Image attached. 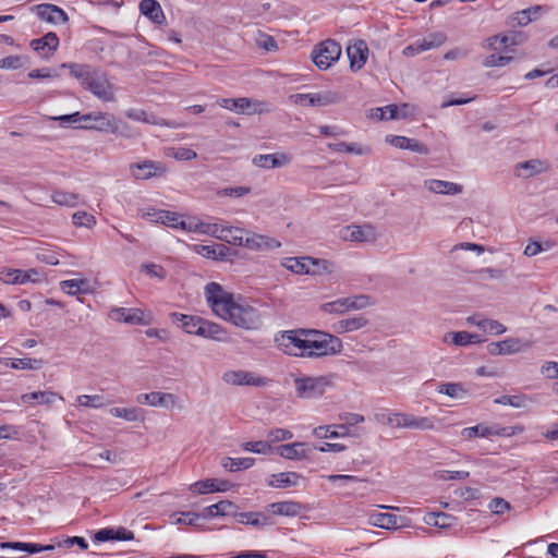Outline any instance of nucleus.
I'll return each instance as SVG.
<instances>
[{"instance_id": "obj_1", "label": "nucleus", "mask_w": 558, "mask_h": 558, "mask_svg": "<svg viewBox=\"0 0 558 558\" xmlns=\"http://www.w3.org/2000/svg\"><path fill=\"white\" fill-rule=\"evenodd\" d=\"M206 301L213 312L225 320L244 329H257L262 325L257 308L248 304H239L233 295L226 292L217 282H209L205 287Z\"/></svg>"}, {"instance_id": "obj_2", "label": "nucleus", "mask_w": 558, "mask_h": 558, "mask_svg": "<svg viewBox=\"0 0 558 558\" xmlns=\"http://www.w3.org/2000/svg\"><path fill=\"white\" fill-rule=\"evenodd\" d=\"M61 68L70 70L72 76L80 81L81 85L104 101H112L114 94L107 75L99 69L89 64L63 63Z\"/></svg>"}, {"instance_id": "obj_3", "label": "nucleus", "mask_w": 558, "mask_h": 558, "mask_svg": "<svg viewBox=\"0 0 558 558\" xmlns=\"http://www.w3.org/2000/svg\"><path fill=\"white\" fill-rule=\"evenodd\" d=\"M300 332L305 336V348L301 356L323 357L338 354L342 350V341L337 336L316 329L301 328Z\"/></svg>"}, {"instance_id": "obj_4", "label": "nucleus", "mask_w": 558, "mask_h": 558, "mask_svg": "<svg viewBox=\"0 0 558 558\" xmlns=\"http://www.w3.org/2000/svg\"><path fill=\"white\" fill-rule=\"evenodd\" d=\"M332 386V376H300L294 378L295 393L301 399L322 397Z\"/></svg>"}, {"instance_id": "obj_5", "label": "nucleus", "mask_w": 558, "mask_h": 558, "mask_svg": "<svg viewBox=\"0 0 558 558\" xmlns=\"http://www.w3.org/2000/svg\"><path fill=\"white\" fill-rule=\"evenodd\" d=\"M341 56V46L333 39L316 45L311 53L315 65L320 70L329 69Z\"/></svg>"}, {"instance_id": "obj_6", "label": "nucleus", "mask_w": 558, "mask_h": 558, "mask_svg": "<svg viewBox=\"0 0 558 558\" xmlns=\"http://www.w3.org/2000/svg\"><path fill=\"white\" fill-rule=\"evenodd\" d=\"M369 305L367 295L342 298L320 305V310L328 314H344L351 310H362Z\"/></svg>"}, {"instance_id": "obj_7", "label": "nucleus", "mask_w": 558, "mask_h": 558, "mask_svg": "<svg viewBox=\"0 0 558 558\" xmlns=\"http://www.w3.org/2000/svg\"><path fill=\"white\" fill-rule=\"evenodd\" d=\"M96 131L112 133L123 137H134L137 135L135 130L123 121L116 120L112 116H98Z\"/></svg>"}, {"instance_id": "obj_8", "label": "nucleus", "mask_w": 558, "mask_h": 558, "mask_svg": "<svg viewBox=\"0 0 558 558\" xmlns=\"http://www.w3.org/2000/svg\"><path fill=\"white\" fill-rule=\"evenodd\" d=\"M295 104L310 106H329L339 102L340 97L333 92L316 94H295L291 96Z\"/></svg>"}, {"instance_id": "obj_9", "label": "nucleus", "mask_w": 558, "mask_h": 558, "mask_svg": "<svg viewBox=\"0 0 558 558\" xmlns=\"http://www.w3.org/2000/svg\"><path fill=\"white\" fill-rule=\"evenodd\" d=\"M222 379L225 383L233 386H255L260 387L266 384V378L255 376L247 371H228L223 374Z\"/></svg>"}, {"instance_id": "obj_10", "label": "nucleus", "mask_w": 558, "mask_h": 558, "mask_svg": "<svg viewBox=\"0 0 558 558\" xmlns=\"http://www.w3.org/2000/svg\"><path fill=\"white\" fill-rule=\"evenodd\" d=\"M37 16L51 24H65L69 16L63 9L56 4L41 3L34 7Z\"/></svg>"}, {"instance_id": "obj_11", "label": "nucleus", "mask_w": 558, "mask_h": 558, "mask_svg": "<svg viewBox=\"0 0 558 558\" xmlns=\"http://www.w3.org/2000/svg\"><path fill=\"white\" fill-rule=\"evenodd\" d=\"M368 51L367 44L362 39L356 40L354 44L347 47L350 69L353 72L361 70L365 65L368 58Z\"/></svg>"}, {"instance_id": "obj_12", "label": "nucleus", "mask_w": 558, "mask_h": 558, "mask_svg": "<svg viewBox=\"0 0 558 558\" xmlns=\"http://www.w3.org/2000/svg\"><path fill=\"white\" fill-rule=\"evenodd\" d=\"M132 173L137 180H148L153 177H160L166 172V168L161 162L153 160H144L131 166Z\"/></svg>"}, {"instance_id": "obj_13", "label": "nucleus", "mask_w": 558, "mask_h": 558, "mask_svg": "<svg viewBox=\"0 0 558 558\" xmlns=\"http://www.w3.org/2000/svg\"><path fill=\"white\" fill-rule=\"evenodd\" d=\"M31 47L43 58H50L59 47V37L56 33L49 32L40 38L33 39Z\"/></svg>"}, {"instance_id": "obj_14", "label": "nucleus", "mask_w": 558, "mask_h": 558, "mask_svg": "<svg viewBox=\"0 0 558 558\" xmlns=\"http://www.w3.org/2000/svg\"><path fill=\"white\" fill-rule=\"evenodd\" d=\"M110 318L130 325H147L144 312L138 308L116 307L110 311Z\"/></svg>"}, {"instance_id": "obj_15", "label": "nucleus", "mask_w": 558, "mask_h": 558, "mask_svg": "<svg viewBox=\"0 0 558 558\" xmlns=\"http://www.w3.org/2000/svg\"><path fill=\"white\" fill-rule=\"evenodd\" d=\"M548 170V166L541 159H530L515 165L514 175L521 179H530Z\"/></svg>"}, {"instance_id": "obj_16", "label": "nucleus", "mask_w": 558, "mask_h": 558, "mask_svg": "<svg viewBox=\"0 0 558 558\" xmlns=\"http://www.w3.org/2000/svg\"><path fill=\"white\" fill-rule=\"evenodd\" d=\"M291 158L284 153L256 155L253 158V163L263 169H274L287 166L290 163Z\"/></svg>"}, {"instance_id": "obj_17", "label": "nucleus", "mask_w": 558, "mask_h": 558, "mask_svg": "<svg viewBox=\"0 0 558 558\" xmlns=\"http://www.w3.org/2000/svg\"><path fill=\"white\" fill-rule=\"evenodd\" d=\"M523 343L520 339L509 338L498 342H490L487 352L492 355H507L522 351Z\"/></svg>"}, {"instance_id": "obj_18", "label": "nucleus", "mask_w": 558, "mask_h": 558, "mask_svg": "<svg viewBox=\"0 0 558 558\" xmlns=\"http://www.w3.org/2000/svg\"><path fill=\"white\" fill-rule=\"evenodd\" d=\"M241 246L247 247L250 250L262 251V250L277 248L280 246V243L278 241H276L275 239H270L265 235L252 233V234H247V236H244V234H242V245Z\"/></svg>"}, {"instance_id": "obj_19", "label": "nucleus", "mask_w": 558, "mask_h": 558, "mask_svg": "<svg viewBox=\"0 0 558 558\" xmlns=\"http://www.w3.org/2000/svg\"><path fill=\"white\" fill-rule=\"evenodd\" d=\"M340 236L345 241L366 242L374 239V229L371 226H348L341 230Z\"/></svg>"}, {"instance_id": "obj_20", "label": "nucleus", "mask_w": 558, "mask_h": 558, "mask_svg": "<svg viewBox=\"0 0 558 558\" xmlns=\"http://www.w3.org/2000/svg\"><path fill=\"white\" fill-rule=\"evenodd\" d=\"M142 15L149 19L153 23L162 25L166 23V16L157 0H142L138 5Z\"/></svg>"}, {"instance_id": "obj_21", "label": "nucleus", "mask_w": 558, "mask_h": 558, "mask_svg": "<svg viewBox=\"0 0 558 558\" xmlns=\"http://www.w3.org/2000/svg\"><path fill=\"white\" fill-rule=\"evenodd\" d=\"M387 141L392 146L400 148V149H409L411 151L422 154V155H427L429 153L428 147L424 143H422L415 138L392 135V136H390V138H387Z\"/></svg>"}, {"instance_id": "obj_22", "label": "nucleus", "mask_w": 558, "mask_h": 558, "mask_svg": "<svg viewBox=\"0 0 558 558\" xmlns=\"http://www.w3.org/2000/svg\"><path fill=\"white\" fill-rule=\"evenodd\" d=\"M136 401L141 404L168 408L170 405H173L174 396L172 393L153 391L149 393L138 395Z\"/></svg>"}, {"instance_id": "obj_23", "label": "nucleus", "mask_w": 558, "mask_h": 558, "mask_svg": "<svg viewBox=\"0 0 558 558\" xmlns=\"http://www.w3.org/2000/svg\"><path fill=\"white\" fill-rule=\"evenodd\" d=\"M170 318L173 324H177L185 332L198 336V327L201 326L202 317L174 312L170 314Z\"/></svg>"}, {"instance_id": "obj_24", "label": "nucleus", "mask_w": 558, "mask_h": 558, "mask_svg": "<svg viewBox=\"0 0 558 558\" xmlns=\"http://www.w3.org/2000/svg\"><path fill=\"white\" fill-rule=\"evenodd\" d=\"M1 549H13L26 551L28 554H37L43 551H50L54 549V545H41L37 543H22V542H2L0 543Z\"/></svg>"}, {"instance_id": "obj_25", "label": "nucleus", "mask_w": 558, "mask_h": 558, "mask_svg": "<svg viewBox=\"0 0 558 558\" xmlns=\"http://www.w3.org/2000/svg\"><path fill=\"white\" fill-rule=\"evenodd\" d=\"M425 186L433 193L449 195L460 194L463 190L460 184L435 179L425 181Z\"/></svg>"}, {"instance_id": "obj_26", "label": "nucleus", "mask_w": 558, "mask_h": 558, "mask_svg": "<svg viewBox=\"0 0 558 558\" xmlns=\"http://www.w3.org/2000/svg\"><path fill=\"white\" fill-rule=\"evenodd\" d=\"M320 263L326 264V260H319L313 257H293L288 259L286 267L295 274H311L315 272V270L311 271L310 264L315 266L319 265Z\"/></svg>"}, {"instance_id": "obj_27", "label": "nucleus", "mask_w": 558, "mask_h": 558, "mask_svg": "<svg viewBox=\"0 0 558 558\" xmlns=\"http://www.w3.org/2000/svg\"><path fill=\"white\" fill-rule=\"evenodd\" d=\"M198 336L216 341H222L226 338V331L220 325L202 318L201 326L198 327Z\"/></svg>"}, {"instance_id": "obj_28", "label": "nucleus", "mask_w": 558, "mask_h": 558, "mask_svg": "<svg viewBox=\"0 0 558 558\" xmlns=\"http://www.w3.org/2000/svg\"><path fill=\"white\" fill-rule=\"evenodd\" d=\"M368 319L364 315H357L337 322L333 326L337 333L351 332L365 327Z\"/></svg>"}, {"instance_id": "obj_29", "label": "nucleus", "mask_w": 558, "mask_h": 558, "mask_svg": "<svg viewBox=\"0 0 558 558\" xmlns=\"http://www.w3.org/2000/svg\"><path fill=\"white\" fill-rule=\"evenodd\" d=\"M269 508L272 514L287 517L299 515L303 510V506L293 500L272 502L269 505Z\"/></svg>"}, {"instance_id": "obj_30", "label": "nucleus", "mask_w": 558, "mask_h": 558, "mask_svg": "<svg viewBox=\"0 0 558 558\" xmlns=\"http://www.w3.org/2000/svg\"><path fill=\"white\" fill-rule=\"evenodd\" d=\"M369 519L373 525L378 526L380 529L397 530L402 525L400 523L402 521V518L392 513L379 512L372 514Z\"/></svg>"}, {"instance_id": "obj_31", "label": "nucleus", "mask_w": 558, "mask_h": 558, "mask_svg": "<svg viewBox=\"0 0 558 558\" xmlns=\"http://www.w3.org/2000/svg\"><path fill=\"white\" fill-rule=\"evenodd\" d=\"M242 234H244V230L241 228L218 226L217 233H215L213 236L229 244L240 246L242 245Z\"/></svg>"}, {"instance_id": "obj_32", "label": "nucleus", "mask_w": 558, "mask_h": 558, "mask_svg": "<svg viewBox=\"0 0 558 558\" xmlns=\"http://www.w3.org/2000/svg\"><path fill=\"white\" fill-rule=\"evenodd\" d=\"M301 475L296 472H281L272 474L268 481V485L276 488H286L296 486Z\"/></svg>"}, {"instance_id": "obj_33", "label": "nucleus", "mask_w": 558, "mask_h": 558, "mask_svg": "<svg viewBox=\"0 0 558 558\" xmlns=\"http://www.w3.org/2000/svg\"><path fill=\"white\" fill-rule=\"evenodd\" d=\"M304 447L305 444L303 442L280 445L277 447V452L284 459L300 460L307 457V452Z\"/></svg>"}, {"instance_id": "obj_34", "label": "nucleus", "mask_w": 558, "mask_h": 558, "mask_svg": "<svg viewBox=\"0 0 558 558\" xmlns=\"http://www.w3.org/2000/svg\"><path fill=\"white\" fill-rule=\"evenodd\" d=\"M238 506L229 500H221L209 507H206L203 512V518H214L217 515H233Z\"/></svg>"}, {"instance_id": "obj_35", "label": "nucleus", "mask_w": 558, "mask_h": 558, "mask_svg": "<svg viewBox=\"0 0 558 558\" xmlns=\"http://www.w3.org/2000/svg\"><path fill=\"white\" fill-rule=\"evenodd\" d=\"M217 105L221 108L228 109L230 111L241 112V113H250V109L252 107V101L248 98H221L217 100Z\"/></svg>"}, {"instance_id": "obj_36", "label": "nucleus", "mask_w": 558, "mask_h": 558, "mask_svg": "<svg viewBox=\"0 0 558 558\" xmlns=\"http://www.w3.org/2000/svg\"><path fill=\"white\" fill-rule=\"evenodd\" d=\"M444 341L447 343H453L458 347H464L470 343H477L482 340L477 335L470 333L468 331L447 332L444 336Z\"/></svg>"}, {"instance_id": "obj_37", "label": "nucleus", "mask_w": 558, "mask_h": 558, "mask_svg": "<svg viewBox=\"0 0 558 558\" xmlns=\"http://www.w3.org/2000/svg\"><path fill=\"white\" fill-rule=\"evenodd\" d=\"M61 289L71 295L86 294L90 292L89 282L86 279H70L60 282Z\"/></svg>"}, {"instance_id": "obj_38", "label": "nucleus", "mask_w": 558, "mask_h": 558, "mask_svg": "<svg viewBox=\"0 0 558 558\" xmlns=\"http://www.w3.org/2000/svg\"><path fill=\"white\" fill-rule=\"evenodd\" d=\"M403 428H414L421 430H429L434 429L435 424L434 421L429 417L415 416L412 414H407L402 422Z\"/></svg>"}, {"instance_id": "obj_39", "label": "nucleus", "mask_w": 558, "mask_h": 558, "mask_svg": "<svg viewBox=\"0 0 558 558\" xmlns=\"http://www.w3.org/2000/svg\"><path fill=\"white\" fill-rule=\"evenodd\" d=\"M58 395L52 391H35L24 393L21 397V400L24 403H38V404H50L56 401Z\"/></svg>"}, {"instance_id": "obj_40", "label": "nucleus", "mask_w": 558, "mask_h": 558, "mask_svg": "<svg viewBox=\"0 0 558 558\" xmlns=\"http://www.w3.org/2000/svg\"><path fill=\"white\" fill-rule=\"evenodd\" d=\"M523 41V35L521 33H511L502 36H493L488 39V46L490 49H498L497 44L504 47L519 45Z\"/></svg>"}, {"instance_id": "obj_41", "label": "nucleus", "mask_w": 558, "mask_h": 558, "mask_svg": "<svg viewBox=\"0 0 558 558\" xmlns=\"http://www.w3.org/2000/svg\"><path fill=\"white\" fill-rule=\"evenodd\" d=\"M456 518L445 512H432L425 517V522L439 529H447L453 525Z\"/></svg>"}, {"instance_id": "obj_42", "label": "nucleus", "mask_w": 558, "mask_h": 558, "mask_svg": "<svg viewBox=\"0 0 558 558\" xmlns=\"http://www.w3.org/2000/svg\"><path fill=\"white\" fill-rule=\"evenodd\" d=\"M447 40V36L442 32L428 34L422 40H417L418 50L426 51L441 46Z\"/></svg>"}, {"instance_id": "obj_43", "label": "nucleus", "mask_w": 558, "mask_h": 558, "mask_svg": "<svg viewBox=\"0 0 558 558\" xmlns=\"http://www.w3.org/2000/svg\"><path fill=\"white\" fill-rule=\"evenodd\" d=\"M300 331L301 329L283 331L281 335L282 342L280 343V345H283L286 348H288L289 345H293L304 351L305 336H302Z\"/></svg>"}, {"instance_id": "obj_44", "label": "nucleus", "mask_w": 558, "mask_h": 558, "mask_svg": "<svg viewBox=\"0 0 558 558\" xmlns=\"http://www.w3.org/2000/svg\"><path fill=\"white\" fill-rule=\"evenodd\" d=\"M255 462L254 458H225L222 459V466L230 471V472H236L240 470H247L250 469Z\"/></svg>"}, {"instance_id": "obj_45", "label": "nucleus", "mask_w": 558, "mask_h": 558, "mask_svg": "<svg viewBox=\"0 0 558 558\" xmlns=\"http://www.w3.org/2000/svg\"><path fill=\"white\" fill-rule=\"evenodd\" d=\"M531 401V398L526 395H514V396H508L504 395L496 399H494V403L496 404H502V405H510L512 408H525L529 405V402Z\"/></svg>"}, {"instance_id": "obj_46", "label": "nucleus", "mask_w": 558, "mask_h": 558, "mask_svg": "<svg viewBox=\"0 0 558 558\" xmlns=\"http://www.w3.org/2000/svg\"><path fill=\"white\" fill-rule=\"evenodd\" d=\"M158 215L157 220H159V223L174 229H185V221L179 214L169 210H160Z\"/></svg>"}, {"instance_id": "obj_47", "label": "nucleus", "mask_w": 558, "mask_h": 558, "mask_svg": "<svg viewBox=\"0 0 558 558\" xmlns=\"http://www.w3.org/2000/svg\"><path fill=\"white\" fill-rule=\"evenodd\" d=\"M437 391L453 399H462L468 391L461 383H446L438 386Z\"/></svg>"}, {"instance_id": "obj_48", "label": "nucleus", "mask_w": 558, "mask_h": 558, "mask_svg": "<svg viewBox=\"0 0 558 558\" xmlns=\"http://www.w3.org/2000/svg\"><path fill=\"white\" fill-rule=\"evenodd\" d=\"M51 198L56 204L68 207H74L80 203L78 194L64 191H54Z\"/></svg>"}, {"instance_id": "obj_49", "label": "nucleus", "mask_w": 558, "mask_h": 558, "mask_svg": "<svg viewBox=\"0 0 558 558\" xmlns=\"http://www.w3.org/2000/svg\"><path fill=\"white\" fill-rule=\"evenodd\" d=\"M189 232H196L201 234L214 235L217 233V223H205V222H185V229Z\"/></svg>"}, {"instance_id": "obj_50", "label": "nucleus", "mask_w": 558, "mask_h": 558, "mask_svg": "<svg viewBox=\"0 0 558 558\" xmlns=\"http://www.w3.org/2000/svg\"><path fill=\"white\" fill-rule=\"evenodd\" d=\"M0 280L8 284H24L23 270L5 268L0 271Z\"/></svg>"}, {"instance_id": "obj_51", "label": "nucleus", "mask_w": 558, "mask_h": 558, "mask_svg": "<svg viewBox=\"0 0 558 558\" xmlns=\"http://www.w3.org/2000/svg\"><path fill=\"white\" fill-rule=\"evenodd\" d=\"M141 410L137 408H112L110 414L116 417H122L126 421L133 422L140 418Z\"/></svg>"}, {"instance_id": "obj_52", "label": "nucleus", "mask_w": 558, "mask_h": 558, "mask_svg": "<svg viewBox=\"0 0 558 558\" xmlns=\"http://www.w3.org/2000/svg\"><path fill=\"white\" fill-rule=\"evenodd\" d=\"M493 434H495L493 432V428H490L488 426H485V425H482V424H478V425H475V426H472V427H465L462 430V435L465 438L487 437V436H490Z\"/></svg>"}, {"instance_id": "obj_53", "label": "nucleus", "mask_w": 558, "mask_h": 558, "mask_svg": "<svg viewBox=\"0 0 558 558\" xmlns=\"http://www.w3.org/2000/svg\"><path fill=\"white\" fill-rule=\"evenodd\" d=\"M41 366V360L37 359H14L11 361V367L15 369H38Z\"/></svg>"}, {"instance_id": "obj_54", "label": "nucleus", "mask_w": 558, "mask_h": 558, "mask_svg": "<svg viewBox=\"0 0 558 558\" xmlns=\"http://www.w3.org/2000/svg\"><path fill=\"white\" fill-rule=\"evenodd\" d=\"M52 119L59 121L62 126H65L68 123L90 121L92 119H94V116H83L78 111H76L70 114L53 117Z\"/></svg>"}, {"instance_id": "obj_55", "label": "nucleus", "mask_w": 558, "mask_h": 558, "mask_svg": "<svg viewBox=\"0 0 558 558\" xmlns=\"http://www.w3.org/2000/svg\"><path fill=\"white\" fill-rule=\"evenodd\" d=\"M476 326L482 328L484 331H489L494 335H501L506 331V327L502 324L488 318L481 319V322L476 323Z\"/></svg>"}, {"instance_id": "obj_56", "label": "nucleus", "mask_w": 558, "mask_h": 558, "mask_svg": "<svg viewBox=\"0 0 558 558\" xmlns=\"http://www.w3.org/2000/svg\"><path fill=\"white\" fill-rule=\"evenodd\" d=\"M241 447L245 451H251L255 453L267 454L271 451V446L267 441L263 440L243 442Z\"/></svg>"}, {"instance_id": "obj_57", "label": "nucleus", "mask_w": 558, "mask_h": 558, "mask_svg": "<svg viewBox=\"0 0 558 558\" xmlns=\"http://www.w3.org/2000/svg\"><path fill=\"white\" fill-rule=\"evenodd\" d=\"M217 483H218L217 478H208L205 481H198V482L194 483L191 486V488L194 492H197L198 494H208V493L217 492V489H216Z\"/></svg>"}, {"instance_id": "obj_58", "label": "nucleus", "mask_w": 558, "mask_h": 558, "mask_svg": "<svg viewBox=\"0 0 558 558\" xmlns=\"http://www.w3.org/2000/svg\"><path fill=\"white\" fill-rule=\"evenodd\" d=\"M405 413H389V414H379L377 415V420L381 423H385L391 427H402V422L404 420Z\"/></svg>"}, {"instance_id": "obj_59", "label": "nucleus", "mask_w": 558, "mask_h": 558, "mask_svg": "<svg viewBox=\"0 0 558 558\" xmlns=\"http://www.w3.org/2000/svg\"><path fill=\"white\" fill-rule=\"evenodd\" d=\"M77 402L87 408H101L105 405L104 398L99 395L88 396L82 395L77 397Z\"/></svg>"}, {"instance_id": "obj_60", "label": "nucleus", "mask_w": 558, "mask_h": 558, "mask_svg": "<svg viewBox=\"0 0 558 558\" xmlns=\"http://www.w3.org/2000/svg\"><path fill=\"white\" fill-rule=\"evenodd\" d=\"M543 10H544V7H542V5H534V7L527 8L525 10L518 12L514 17V21H517L518 25L525 26L530 22L533 21L532 11H543Z\"/></svg>"}, {"instance_id": "obj_61", "label": "nucleus", "mask_w": 558, "mask_h": 558, "mask_svg": "<svg viewBox=\"0 0 558 558\" xmlns=\"http://www.w3.org/2000/svg\"><path fill=\"white\" fill-rule=\"evenodd\" d=\"M73 223L80 227L90 228L96 223L95 217L86 211H77L72 217Z\"/></svg>"}, {"instance_id": "obj_62", "label": "nucleus", "mask_w": 558, "mask_h": 558, "mask_svg": "<svg viewBox=\"0 0 558 558\" xmlns=\"http://www.w3.org/2000/svg\"><path fill=\"white\" fill-rule=\"evenodd\" d=\"M512 59H513L512 57L499 56L496 53H492L486 57L483 64L486 68L502 66V65L508 64Z\"/></svg>"}, {"instance_id": "obj_63", "label": "nucleus", "mask_w": 558, "mask_h": 558, "mask_svg": "<svg viewBox=\"0 0 558 558\" xmlns=\"http://www.w3.org/2000/svg\"><path fill=\"white\" fill-rule=\"evenodd\" d=\"M251 192L248 186L225 187L218 191L219 196L242 197Z\"/></svg>"}, {"instance_id": "obj_64", "label": "nucleus", "mask_w": 558, "mask_h": 558, "mask_svg": "<svg viewBox=\"0 0 558 558\" xmlns=\"http://www.w3.org/2000/svg\"><path fill=\"white\" fill-rule=\"evenodd\" d=\"M201 517H203V514L193 511L181 512L180 517L175 520V523L198 526L197 522Z\"/></svg>"}]
</instances>
